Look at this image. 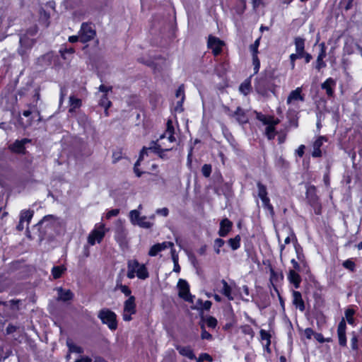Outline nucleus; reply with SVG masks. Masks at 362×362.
I'll return each mask as SVG.
<instances>
[{
    "label": "nucleus",
    "mask_w": 362,
    "mask_h": 362,
    "mask_svg": "<svg viewBox=\"0 0 362 362\" xmlns=\"http://www.w3.org/2000/svg\"><path fill=\"white\" fill-rule=\"evenodd\" d=\"M240 240L241 238L239 235H236L233 238L228 240V245L232 248V250H235L240 247Z\"/></svg>",
    "instance_id": "nucleus-31"
},
{
    "label": "nucleus",
    "mask_w": 362,
    "mask_h": 362,
    "mask_svg": "<svg viewBox=\"0 0 362 362\" xmlns=\"http://www.w3.org/2000/svg\"><path fill=\"white\" fill-rule=\"evenodd\" d=\"M320 48V53L317 57L315 68L320 71L322 68L326 66L325 62L323 61L325 57H326V47L324 42H322L319 45Z\"/></svg>",
    "instance_id": "nucleus-14"
},
{
    "label": "nucleus",
    "mask_w": 362,
    "mask_h": 362,
    "mask_svg": "<svg viewBox=\"0 0 362 362\" xmlns=\"http://www.w3.org/2000/svg\"><path fill=\"white\" fill-rule=\"evenodd\" d=\"M355 311L353 309H347L345 312L346 319L349 325H354V315Z\"/></svg>",
    "instance_id": "nucleus-36"
},
{
    "label": "nucleus",
    "mask_w": 362,
    "mask_h": 362,
    "mask_svg": "<svg viewBox=\"0 0 362 362\" xmlns=\"http://www.w3.org/2000/svg\"><path fill=\"white\" fill-rule=\"evenodd\" d=\"M204 361H208L209 362H212L213 358L209 354L204 353V354H200L199 358H197V362H204Z\"/></svg>",
    "instance_id": "nucleus-42"
},
{
    "label": "nucleus",
    "mask_w": 362,
    "mask_h": 362,
    "mask_svg": "<svg viewBox=\"0 0 362 362\" xmlns=\"http://www.w3.org/2000/svg\"><path fill=\"white\" fill-rule=\"evenodd\" d=\"M125 236L124 230L123 228H121L119 230L117 231V234L115 235V238L117 240H122Z\"/></svg>",
    "instance_id": "nucleus-52"
},
{
    "label": "nucleus",
    "mask_w": 362,
    "mask_h": 362,
    "mask_svg": "<svg viewBox=\"0 0 362 362\" xmlns=\"http://www.w3.org/2000/svg\"><path fill=\"white\" fill-rule=\"evenodd\" d=\"M119 213V210L117 209H112L107 211L105 214V217L107 219L111 218L113 216H117Z\"/></svg>",
    "instance_id": "nucleus-49"
},
{
    "label": "nucleus",
    "mask_w": 362,
    "mask_h": 362,
    "mask_svg": "<svg viewBox=\"0 0 362 362\" xmlns=\"http://www.w3.org/2000/svg\"><path fill=\"white\" fill-rule=\"evenodd\" d=\"M257 119L267 126L265 128V134L269 140L273 139L276 136L274 127L279 123V119L274 118L272 116H266L262 114L257 115Z\"/></svg>",
    "instance_id": "nucleus-4"
},
{
    "label": "nucleus",
    "mask_w": 362,
    "mask_h": 362,
    "mask_svg": "<svg viewBox=\"0 0 362 362\" xmlns=\"http://www.w3.org/2000/svg\"><path fill=\"white\" fill-rule=\"evenodd\" d=\"M252 61H253V64H254V69H255V73H257L259 69V66H260V62H259V60L257 57V55L256 56H252Z\"/></svg>",
    "instance_id": "nucleus-50"
},
{
    "label": "nucleus",
    "mask_w": 362,
    "mask_h": 362,
    "mask_svg": "<svg viewBox=\"0 0 362 362\" xmlns=\"http://www.w3.org/2000/svg\"><path fill=\"white\" fill-rule=\"evenodd\" d=\"M100 105L105 108V115L106 116L108 115L107 110L111 105V102L108 100L106 95H104L100 100Z\"/></svg>",
    "instance_id": "nucleus-35"
},
{
    "label": "nucleus",
    "mask_w": 362,
    "mask_h": 362,
    "mask_svg": "<svg viewBox=\"0 0 362 362\" xmlns=\"http://www.w3.org/2000/svg\"><path fill=\"white\" fill-rule=\"evenodd\" d=\"M202 172L205 177H209L211 173V166L208 164L204 165L202 168Z\"/></svg>",
    "instance_id": "nucleus-45"
},
{
    "label": "nucleus",
    "mask_w": 362,
    "mask_h": 362,
    "mask_svg": "<svg viewBox=\"0 0 362 362\" xmlns=\"http://www.w3.org/2000/svg\"><path fill=\"white\" fill-rule=\"evenodd\" d=\"M201 307L204 310H209L211 306V302L209 300H206L204 303L202 301L199 302Z\"/></svg>",
    "instance_id": "nucleus-55"
},
{
    "label": "nucleus",
    "mask_w": 362,
    "mask_h": 362,
    "mask_svg": "<svg viewBox=\"0 0 362 362\" xmlns=\"http://www.w3.org/2000/svg\"><path fill=\"white\" fill-rule=\"evenodd\" d=\"M304 150H305V146L304 145H300L298 149L296 151V153L299 156V157H302L304 154Z\"/></svg>",
    "instance_id": "nucleus-59"
},
{
    "label": "nucleus",
    "mask_w": 362,
    "mask_h": 362,
    "mask_svg": "<svg viewBox=\"0 0 362 362\" xmlns=\"http://www.w3.org/2000/svg\"><path fill=\"white\" fill-rule=\"evenodd\" d=\"M241 332L247 335L253 337L254 332L252 327L250 325H245L240 327Z\"/></svg>",
    "instance_id": "nucleus-40"
},
{
    "label": "nucleus",
    "mask_w": 362,
    "mask_h": 362,
    "mask_svg": "<svg viewBox=\"0 0 362 362\" xmlns=\"http://www.w3.org/2000/svg\"><path fill=\"white\" fill-rule=\"evenodd\" d=\"M58 298L66 301L72 298L73 294L70 290H64L62 288H57Z\"/></svg>",
    "instance_id": "nucleus-27"
},
{
    "label": "nucleus",
    "mask_w": 362,
    "mask_h": 362,
    "mask_svg": "<svg viewBox=\"0 0 362 362\" xmlns=\"http://www.w3.org/2000/svg\"><path fill=\"white\" fill-rule=\"evenodd\" d=\"M295 46H296V54H297L303 57V54L305 53V52H304V47H305L304 40L301 37H296L295 39Z\"/></svg>",
    "instance_id": "nucleus-26"
},
{
    "label": "nucleus",
    "mask_w": 362,
    "mask_h": 362,
    "mask_svg": "<svg viewBox=\"0 0 362 362\" xmlns=\"http://www.w3.org/2000/svg\"><path fill=\"white\" fill-rule=\"evenodd\" d=\"M327 141V139L325 136H319L313 143V151L312 152L313 157L318 158L322 156V151L320 150V147L323 145L325 142Z\"/></svg>",
    "instance_id": "nucleus-15"
},
{
    "label": "nucleus",
    "mask_w": 362,
    "mask_h": 362,
    "mask_svg": "<svg viewBox=\"0 0 362 362\" xmlns=\"http://www.w3.org/2000/svg\"><path fill=\"white\" fill-rule=\"evenodd\" d=\"M314 337H315V339L317 341H319V342H320V343H323V342H325V339H324V337H323V336H322V334H320V333H315V332Z\"/></svg>",
    "instance_id": "nucleus-62"
},
{
    "label": "nucleus",
    "mask_w": 362,
    "mask_h": 362,
    "mask_svg": "<svg viewBox=\"0 0 362 362\" xmlns=\"http://www.w3.org/2000/svg\"><path fill=\"white\" fill-rule=\"evenodd\" d=\"M302 88H297L296 90H292L288 98H287V104L290 105H296V102L298 101H303V97L301 95Z\"/></svg>",
    "instance_id": "nucleus-13"
},
{
    "label": "nucleus",
    "mask_w": 362,
    "mask_h": 362,
    "mask_svg": "<svg viewBox=\"0 0 362 362\" xmlns=\"http://www.w3.org/2000/svg\"><path fill=\"white\" fill-rule=\"evenodd\" d=\"M231 116L234 117L240 124H245L248 120L245 111L240 107H238L236 111L231 115Z\"/></svg>",
    "instance_id": "nucleus-23"
},
{
    "label": "nucleus",
    "mask_w": 362,
    "mask_h": 362,
    "mask_svg": "<svg viewBox=\"0 0 362 362\" xmlns=\"http://www.w3.org/2000/svg\"><path fill=\"white\" fill-rule=\"evenodd\" d=\"M78 33L79 41L83 43L92 40L95 35V32L92 25L86 23L81 25V30Z\"/></svg>",
    "instance_id": "nucleus-8"
},
{
    "label": "nucleus",
    "mask_w": 362,
    "mask_h": 362,
    "mask_svg": "<svg viewBox=\"0 0 362 362\" xmlns=\"http://www.w3.org/2000/svg\"><path fill=\"white\" fill-rule=\"evenodd\" d=\"M66 270V268L64 266H57L54 267L52 269V274L54 279H58L61 277L62 274Z\"/></svg>",
    "instance_id": "nucleus-33"
},
{
    "label": "nucleus",
    "mask_w": 362,
    "mask_h": 362,
    "mask_svg": "<svg viewBox=\"0 0 362 362\" xmlns=\"http://www.w3.org/2000/svg\"><path fill=\"white\" fill-rule=\"evenodd\" d=\"M258 196L262 200L263 206L270 212H273V206L270 204L269 198L267 197V188L261 183L257 184Z\"/></svg>",
    "instance_id": "nucleus-10"
},
{
    "label": "nucleus",
    "mask_w": 362,
    "mask_h": 362,
    "mask_svg": "<svg viewBox=\"0 0 362 362\" xmlns=\"http://www.w3.org/2000/svg\"><path fill=\"white\" fill-rule=\"evenodd\" d=\"M294 247H295V250H296V255H297V258L301 261L303 260V255L302 253V249L301 247H300V245L297 243H295L294 245Z\"/></svg>",
    "instance_id": "nucleus-48"
},
{
    "label": "nucleus",
    "mask_w": 362,
    "mask_h": 362,
    "mask_svg": "<svg viewBox=\"0 0 362 362\" xmlns=\"http://www.w3.org/2000/svg\"><path fill=\"white\" fill-rule=\"evenodd\" d=\"M177 350L182 356H186L189 359L192 360L196 358L192 349L189 346H180L177 347Z\"/></svg>",
    "instance_id": "nucleus-24"
},
{
    "label": "nucleus",
    "mask_w": 362,
    "mask_h": 362,
    "mask_svg": "<svg viewBox=\"0 0 362 362\" xmlns=\"http://www.w3.org/2000/svg\"><path fill=\"white\" fill-rule=\"evenodd\" d=\"M292 296L293 305L300 311H303L305 310V305L300 293L299 291H294Z\"/></svg>",
    "instance_id": "nucleus-22"
},
{
    "label": "nucleus",
    "mask_w": 362,
    "mask_h": 362,
    "mask_svg": "<svg viewBox=\"0 0 362 362\" xmlns=\"http://www.w3.org/2000/svg\"><path fill=\"white\" fill-rule=\"evenodd\" d=\"M233 223L228 218L223 219L220 223L218 235L221 237H226L230 231Z\"/></svg>",
    "instance_id": "nucleus-17"
},
{
    "label": "nucleus",
    "mask_w": 362,
    "mask_h": 362,
    "mask_svg": "<svg viewBox=\"0 0 362 362\" xmlns=\"http://www.w3.org/2000/svg\"><path fill=\"white\" fill-rule=\"evenodd\" d=\"M98 317L110 329L115 330L117 328V315L113 311L107 308L102 309L99 311Z\"/></svg>",
    "instance_id": "nucleus-6"
},
{
    "label": "nucleus",
    "mask_w": 362,
    "mask_h": 362,
    "mask_svg": "<svg viewBox=\"0 0 362 362\" xmlns=\"http://www.w3.org/2000/svg\"><path fill=\"white\" fill-rule=\"evenodd\" d=\"M221 284L223 285L221 290V293L224 295L228 300H233L235 296L232 287L223 279L221 281Z\"/></svg>",
    "instance_id": "nucleus-19"
},
{
    "label": "nucleus",
    "mask_w": 362,
    "mask_h": 362,
    "mask_svg": "<svg viewBox=\"0 0 362 362\" xmlns=\"http://www.w3.org/2000/svg\"><path fill=\"white\" fill-rule=\"evenodd\" d=\"M70 108L69 112L72 113L76 111V109L79 108L81 105V100L74 96L69 98Z\"/></svg>",
    "instance_id": "nucleus-29"
},
{
    "label": "nucleus",
    "mask_w": 362,
    "mask_h": 362,
    "mask_svg": "<svg viewBox=\"0 0 362 362\" xmlns=\"http://www.w3.org/2000/svg\"><path fill=\"white\" fill-rule=\"evenodd\" d=\"M288 279L291 284H293L296 288H298L300 286L301 278L298 274V272L293 269H290L288 274Z\"/></svg>",
    "instance_id": "nucleus-21"
},
{
    "label": "nucleus",
    "mask_w": 362,
    "mask_h": 362,
    "mask_svg": "<svg viewBox=\"0 0 362 362\" xmlns=\"http://www.w3.org/2000/svg\"><path fill=\"white\" fill-rule=\"evenodd\" d=\"M74 362H92V359H91V358H90L88 356H81L80 358L77 359Z\"/></svg>",
    "instance_id": "nucleus-61"
},
{
    "label": "nucleus",
    "mask_w": 362,
    "mask_h": 362,
    "mask_svg": "<svg viewBox=\"0 0 362 362\" xmlns=\"http://www.w3.org/2000/svg\"><path fill=\"white\" fill-rule=\"evenodd\" d=\"M21 47L19 48V53L22 56L26 54L27 49H30L34 45V40L29 39L26 36L20 38Z\"/></svg>",
    "instance_id": "nucleus-16"
},
{
    "label": "nucleus",
    "mask_w": 362,
    "mask_h": 362,
    "mask_svg": "<svg viewBox=\"0 0 362 362\" xmlns=\"http://www.w3.org/2000/svg\"><path fill=\"white\" fill-rule=\"evenodd\" d=\"M105 226L103 223H96L94 228L90 231L88 236V243L90 245H94L96 243H100L107 232Z\"/></svg>",
    "instance_id": "nucleus-5"
},
{
    "label": "nucleus",
    "mask_w": 362,
    "mask_h": 362,
    "mask_svg": "<svg viewBox=\"0 0 362 362\" xmlns=\"http://www.w3.org/2000/svg\"><path fill=\"white\" fill-rule=\"evenodd\" d=\"M178 294L180 298L188 302H192L193 296L189 293V286L184 279H179L177 282Z\"/></svg>",
    "instance_id": "nucleus-9"
},
{
    "label": "nucleus",
    "mask_w": 362,
    "mask_h": 362,
    "mask_svg": "<svg viewBox=\"0 0 362 362\" xmlns=\"http://www.w3.org/2000/svg\"><path fill=\"white\" fill-rule=\"evenodd\" d=\"M66 345L69 348V353L82 354L83 353V349L75 344L71 339H67Z\"/></svg>",
    "instance_id": "nucleus-28"
},
{
    "label": "nucleus",
    "mask_w": 362,
    "mask_h": 362,
    "mask_svg": "<svg viewBox=\"0 0 362 362\" xmlns=\"http://www.w3.org/2000/svg\"><path fill=\"white\" fill-rule=\"evenodd\" d=\"M255 88L256 91L262 96H266L268 94L267 85L265 79L264 78L256 79Z\"/></svg>",
    "instance_id": "nucleus-18"
},
{
    "label": "nucleus",
    "mask_w": 362,
    "mask_h": 362,
    "mask_svg": "<svg viewBox=\"0 0 362 362\" xmlns=\"http://www.w3.org/2000/svg\"><path fill=\"white\" fill-rule=\"evenodd\" d=\"M116 288L117 290L120 291L125 296H127L128 298L132 296V291L126 285H123L122 284L117 283V286H116Z\"/></svg>",
    "instance_id": "nucleus-34"
},
{
    "label": "nucleus",
    "mask_w": 362,
    "mask_h": 362,
    "mask_svg": "<svg viewBox=\"0 0 362 362\" xmlns=\"http://www.w3.org/2000/svg\"><path fill=\"white\" fill-rule=\"evenodd\" d=\"M351 347L353 349H358V339L356 337H354L351 340Z\"/></svg>",
    "instance_id": "nucleus-64"
},
{
    "label": "nucleus",
    "mask_w": 362,
    "mask_h": 362,
    "mask_svg": "<svg viewBox=\"0 0 362 362\" xmlns=\"http://www.w3.org/2000/svg\"><path fill=\"white\" fill-rule=\"evenodd\" d=\"M129 221L134 226H138L143 228H151L153 226V222L151 221L154 218V216L147 217L141 216V211L139 210H132L129 214Z\"/></svg>",
    "instance_id": "nucleus-3"
},
{
    "label": "nucleus",
    "mask_w": 362,
    "mask_h": 362,
    "mask_svg": "<svg viewBox=\"0 0 362 362\" xmlns=\"http://www.w3.org/2000/svg\"><path fill=\"white\" fill-rule=\"evenodd\" d=\"M175 141L174 136V127L171 121H168L166 130L162 134L155 143H152L148 148H144L141 151L139 158L134 165V173L137 177H141L142 173L140 172L137 166L140 162L144 159L145 156L148 153H155L158 154L161 158H165L164 153L173 148V143Z\"/></svg>",
    "instance_id": "nucleus-1"
},
{
    "label": "nucleus",
    "mask_w": 362,
    "mask_h": 362,
    "mask_svg": "<svg viewBox=\"0 0 362 362\" xmlns=\"http://www.w3.org/2000/svg\"><path fill=\"white\" fill-rule=\"evenodd\" d=\"M156 214L162 215L163 216H167L168 214V209L167 208L158 209L156 210Z\"/></svg>",
    "instance_id": "nucleus-58"
},
{
    "label": "nucleus",
    "mask_w": 362,
    "mask_h": 362,
    "mask_svg": "<svg viewBox=\"0 0 362 362\" xmlns=\"http://www.w3.org/2000/svg\"><path fill=\"white\" fill-rule=\"evenodd\" d=\"M174 246L172 242H163L153 245L148 251V255L151 257L156 256L161 251L167 249L172 248Z\"/></svg>",
    "instance_id": "nucleus-11"
},
{
    "label": "nucleus",
    "mask_w": 362,
    "mask_h": 362,
    "mask_svg": "<svg viewBox=\"0 0 362 362\" xmlns=\"http://www.w3.org/2000/svg\"><path fill=\"white\" fill-rule=\"evenodd\" d=\"M201 337L202 339L208 340L211 339L212 338L211 334L206 332L204 329H202Z\"/></svg>",
    "instance_id": "nucleus-56"
},
{
    "label": "nucleus",
    "mask_w": 362,
    "mask_h": 362,
    "mask_svg": "<svg viewBox=\"0 0 362 362\" xmlns=\"http://www.w3.org/2000/svg\"><path fill=\"white\" fill-rule=\"evenodd\" d=\"M339 343L341 346H345L346 343V334H338Z\"/></svg>",
    "instance_id": "nucleus-57"
},
{
    "label": "nucleus",
    "mask_w": 362,
    "mask_h": 362,
    "mask_svg": "<svg viewBox=\"0 0 362 362\" xmlns=\"http://www.w3.org/2000/svg\"><path fill=\"white\" fill-rule=\"evenodd\" d=\"M206 323L209 327L214 328L217 325V320L214 317H208L206 318Z\"/></svg>",
    "instance_id": "nucleus-44"
},
{
    "label": "nucleus",
    "mask_w": 362,
    "mask_h": 362,
    "mask_svg": "<svg viewBox=\"0 0 362 362\" xmlns=\"http://www.w3.org/2000/svg\"><path fill=\"white\" fill-rule=\"evenodd\" d=\"M127 276L130 279L136 276L144 280L148 277L149 274L144 264H140L136 259H130L127 262Z\"/></svg>",
    "instance_id": "nucleus-2"
},
{
    "label": "nucleus",
    "mask_w": 362,
    "mask_h": 362,
    "mask_svg": "<svg viewBox=\"0 0 362 362\" xmlns=\"http://www.w3.org/2000/svg\"><path fill=\"white\" fill-rule=\"evenodd\" d=\"M241 290L242 291H240V296H241V298L243 300H246V301H248L249 299L247 298L250 296V292H249V288L247 286H243L242 288H241Z\"/></svg>",
    "instance_id": "nucleus-39"
},
{
    "label": "nucleus",
    "mask_w": 362,
    "mask_h": 362,
    "mask_svg": "<svg viewBox=\"0 0 362 362\" xmlns=\"http://www.w3.org/2000/svg\"><path fill=\"white\" fill-rule=\"evenodd\" d=\"M136 298L134 296L128 298L124 302L122 310V319L124 321L129 322L132 320V315L136 314Z\"/></svg>",
    "instance_id": "nucleus-7"
},
{
    "label": "nucleus",
    "mask_w": 362,
    "mask_h": 362,
    "mask_svg": "<svg viewBox=\"0 0 362 362\" xmlns=\"http://www.w3.org/2000/svg\"><path fill=\"white\" fill-rule=\"evenodd\" d=\"M224 43L218 37L209 36L208 40V47L211 49L215 55L218 54L222 49Z\"/></svg>",
    "instance_id": "nucleus-12"
},
{
    "label": "nucleus",
    "mask_w": 362,
    "mask_h": 362,
    "mask_svg": "<svg viewBox=\"0 0 362 362\" xmlns=\"http://www.w3.org/2000/svg\"><path fill=\"white\" fill-rule=\"evenodd\" d=\"M78 122L80 125L85 127L88 123V119L86 115H81L78 118Z\"/></svg>",
    "instance_id": "nucleus-46"
},
{
    "label": "nucleus",
    "mask_w": 362,
    "mask_h": 362,
    "mask_svg": "<svg viewBox=\"0 0 362 362\" xmlns=\"http://www.w3.org/2000/svg\"><path fill=\"white\" fill-rule=\"evenodd\" d=\"M122 158V152L120 151H115L112 153L113 162H117Z\"/></svg>",
    "instance_id": "nucleus-53"
},
{
    "label": "nucleus",
    "mask_w": 362,
    "mask_h": 362,
    "mask_svg": "<svg viewBox=\"0 0 362 362\" xmlns=\"http://www.w3.org/2000/svg\"><path fill=\"white\" fill-rule=\"evenodd\" d=\"M173 247H174V246L172 248H170L171 257H172V260H173V263H175V262H178L179 258H178L177 253L175 252V250Z\"/></svg>",
    "instance_id": "nucleus-54"
},
{
    "label": "nucleus",
    "mask_w": 362,
    "mask_h": 362,
    "mask_svg": "<svg viewBox=\"0 0 362 362\" xmlns=\"http://www.w3.org/2000/svg\"><path fill=\"white\" fill-rule=\"evenodd\" d=\"M336 83L332 78H327L322 84V88L326 90L328 95L331 96L333 95V87H334Z\"/></svg>",
    "instance_id": "nucleus-25"
},
{
    "label": "nucleus",
    "mask_w": 362,
    "mask_h": 362,
    "mask_svg": "<svg viewBox=\"0 0 362 362\" xmlns=\"http://www.w3.org/2000/svg\"><path fill=\"white\" fill-rule=\"evenodd\" d=\"M33 216V211L30 210L22 211L20 216L21 222H25L26 226H28Z\"/></svg>",
    "instance_id": "nucleus-30"
},
{
    "label": "nucleus",
    "mask_w": 362,
    "mask_h": 362,
    "mask_svg": "<svg viewBox=\"0 0 362 362\" xmlns=\"http://www.w3.org/2000/svg\"><path fill=\"white\" fill-rule=\"evenodd\" d=\"M259 42H260V38H258L255 41V42L252 45H250V49L252 56L257 55L258 47L259 46Z\"/></svg>",
    "instance_id": "nucleus-38"
},
{
    "label": "nucleus",
    "mask_w": 362,
    "mask_h": 362,
    "mask_svg": "<svg viewBox=\"0 0 362 362\" xmlns=\"http://www.w3.org/2000/svg\"><path fill=\"white\" fill-rule=\"evenodd\" d=\"M343 266L351 271H354L355 268V264L353 261L347 259L343 262Z\"/></svg>",
    "instance_id": "nucleus-47"
},
{
    "label": "nucleus",
    "mask_w": 362,
    "mask_h": 362,
    "mask_svg": "<svg viewBox=\"0 0 362 362\" xmlns=\"http://www.w3.org/2000/svg\"><path fill=\"white\" fill-rule=\"evenodd\" d=\"M225 242L221 238H217L214 241V248L217 254L220 253V248L224 245Z\"/></svg>",
    "instance_id": "nucleus-41"
},
{
    "label": "nucleus",
    "mask_w": 362,
    "mask_h": 362,
    "mask_svg": "<svg viewBox=\"0 0 362 362\" xmlns=\"http://www.w3.org/2000/svg\"><path fill=\"white\" fill-rule=\"evenodd\" d=\"M250 88H251L250 81L245 80L240 86L239 90L241 92V93H243L245 95H247L250 93Z\"/></svg>",
    "instance_id": "nucleus-32"
},
{
    "label": "nucleus",
    "mask_w": 362,
    "mask_h": 362,
    "mask_svg": "<svg viewBox=\"0 0 362 362\" xmlns=\"http://www.w3.org/2000/svg\"><path fill=\"white\" fill-rule=\"evenodd\" d=\"M252 4L254 9H257L263 4L262 0H252Z\"/></svg>",
    "instance_id": "nucleus-60"
},
{
    "label": "nucleus",
    "mask_w": 362,
    "mask_h": 362,
    "mask_svg": "<svg viewBox=\"0 0 362 362\" xmlns=\"http://www.w3.org/2000/svg\"><path fill=\"white\" fill-rule=\"evenodd\" d=\"M30 142L29 139H24L21 141H16L13 144L10 146V149L15 153H24L25 144Z\"/></svg>",
    "instance_id": "nucleus-20"
},
{
    "label": "nucleus",
    "mask_w": 362,
    "mask_h": 362,
    "mask_svg": "<svg viewBox=\"0 0 362 362\" xmlns=\"http://www.w3.org/2000/svg\"><path fill=\"white\" fill-rule=\"evenodd\" d=\"M291 263L293 265V270H295L296 272H299L300 271V265L294 259H292L291 260Z\"/></svg>",
    "instance_id": "nucleus-63"
},
{
    "label": "nucleus",
    "mask_w": 362,
    "mask_h": 362,
    "mask_svg": "<svg viewBox=\"0 0 362 362\" xmlns=\"http://www.w3.org/2000/svg\"><path fill=\"white\" fill-rule=\"evenodd\" d=\"M260 337H261V339L263 341H265L266 342V346H269V344H270V334L265 330L264 329H261L260 330Z\"/></svg>",
    "instance_id": "nucleus-37"
},
{
    "label": "nucleus",
    "mask_w": 362,
    "mask_h": 362,
    "mask_svg": "<svg viewBox=\"0 0 362 362\" xmlns=\"http://www.w3.org/2000/svg\"><path fill=\"white\" fill-rule=\"evenodd\" d=\"M337 334H346V322L344 321V320H342L339 325H338V328H337Z\"/></svg>",
    "instance_id": "nucleus-43"
},
{
    "label": "nucleus",
    "mask_w": 362,
    "mask_h": 362,
    "mask_svg": "<svg viewBox=\"0 0 362 362\" xmlns=\"http://www.w3.org/2000/svg\"><path fill=\"white\" fill-rule=\"evenodd\" d=\"M315 332L310 328H306L304 331V335L308 339H310L313 337H314Z\"/></svg>",
    "instance_id": "nucleus-51"
}]
</instances>
